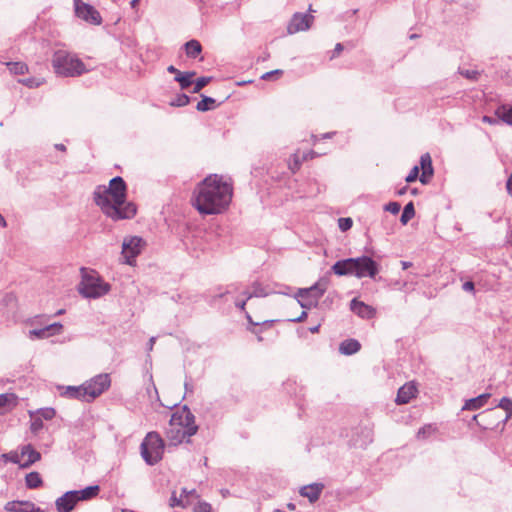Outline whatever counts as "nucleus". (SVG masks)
<instances>
[{"label":"nucleus","instance_id":"1","mask_svg":"<svg viewBox=\"0 0 512 512\" xmlns=\"http://www.w3.org/2000/svg\"><path fill=\"white\" fill-rule=\"evenodd\" d=\"M194 207L200 214L222 213L230 204L233 194L232 185L218 175L206 177L194 191Z\"/></svg>","mask_w":512,"mask_h":512},{"label":"nucleus","instance_id":"2","mask_svg":"<svg viewBox=\"0 0 512 512\" xmlns=\"http://www.w3.org/2000/svg\"><path fill=\"white\" fill-rule=\"evenodd\" d=\"M126 183L122 177L116 176L109 186L99 185L94 191V201L102 212L114 221L130 219L136 214V206L126 202Z\"/></svg>","mask_w":512,"mask_h":512},{"label":"nucleus","instance_id":"3","mask_svg":"<svg viewBox=\"0 0 512 512\" xmlns=\"http://www.w3.org/2000/svg\"><path fill=\"white\" fill-rule=\"evenodd\" d=\"M51 62L54 72L62 77H77L86 72L82 60L66 50L55 51Z\"/></svg>","mask_w":512,"mask_h":512},{"label":"nucleus","instance_id":"4","mask_svg":"<svg viewBox=\"0 0 512 512\" xmlns=\"http://www.w3.org/2000/svg\"><path fill=\"white\" fill-rule=\"evenodd\" d=\"M164 452V441L157 432H149L141 444V455L149 465L157 464Z\"/></svg>","mask_w":512,"mask_h":512},{"label":"nucleus","instance_id":"5","mask_svg":"<svg viewBox=\"0 0 512 512\" xmlns=\"http://www.w3.org/2000/svg\"><path fill=\"white\" fill-rule=\"evenodd\" d=\"M82 280L79 285V292L86 298H99L110 291V285L99 277L85 273L82 268Z\"/></svg>","mask_w":512,"mask_h":512},{"label":"nucleus","instance_id":"6","mask_svg":"<svg viewBox=\"0 0 512 512\" xmlns=\"http://www.w3.org/2000/svg\"><path fill=\"white\" fill-rule=\"evenodd\" d=\"M327 290V281L319 280L309 288L298 289L295 297L302 308L310 309L317 306L319 299Z\"/></svg>","mask_w":512,"mask_h":512},{"label":"nucleus","instance_id":"7","mask_svg":"<svg viewBox=\"0 0 512 512\" xmlns=\"http://www.w3.org/2000/svg\"><path fill=\"white\" fill-rule=\"evenodd\" d=\"M171 424L181 426L188 438L195 435L198 431L195 416L186 405H184L181 410L172 414Z\"/></svg>","mask_w":512,"mask_h":512},{"label":"nucleus","instance_id":"8","mask_svg":"<svg viewBox=\"0 0 512 512\" xmlns=\"http://www.w3.org/2000/svg\"><path fill=\"white\" fill-rule=\"evenodd\" d=\"M84 384V394H87L88 400L91 402L105 392L111 385L109 374L102 373L94 376Z\"/></svg>","mask_w":512,"mask_h":512},{"label":"nucleus","instance_id":"9","mask_svg":"<svg viewBox=\"0 0 512 512\" xmlns=\"http://www.w3.org/2000/svg\"><path fill=\"white\" fill-rule=\"evenodd\" d=\"M354 276L361 279L369 277L374 279L379 273V265L369 256L353 258Z\"/></svg>","mask_w":512,"mask_h":512},{"label":"nucleus","instance_id":"10","mask_svg":"<svg viewBox=\"0 0 512 512\" xmlns=\"http://www.w3.org/2000/svg\"><path fill=\"white\" fill-rule=\"evenodd\" d=\"M143 245V240L138 236H131L125 238L122 243V255L125 258V263L133 265L134 259L140 254Z\"/></svg>","mask_w":512,"mask_h":512},{"label":"nucleus","instance_id":"11","mask_svg":"<svg viewBox=\"0 0 512 512\" xmlns=\"http://www.w3.org/2000/svg\"><path fill=\"white\" fill-rule=\"evenodd\" d=\"M75 1V13L77 17L91 24L99 25L101 23V16L99 12L91 5L81 2L80 0Z\"/></svg>","mask_w":512,"mask_h":512},{"label":"nucleus","instance_id":"12","mask_svg":"<svg viewBox=\"0 0 512 512\" xmlns=\"http://www.w3.org/2000/svg\"><path fill=\"white\" fill-rule=\"evenodd\" d=\"M313 20L314 17L312 15L295 13L287 26L288 34H295L300 31L308 30L311 27Z\"/></svg>","mask_w":512,"mask_h":512},{"label":"nucleus","instance_id":"13","mask_svg":"<svg viewBox=\"0 0 512 512\" xmlns=\"http://www.w3.org/2000/svg\"><path fill=\"white\" fill-rule=\"evenodd\" d=\"M79 501L76 490L67 491L56 500V509L58 512H71Z\"/></svg>","mask_w":512,"mask_h":512},{"label":"nucleus","instance_id":"14","mask_svg":"<svg viewBox=\"0 0 512 512\" xmlns=\"http://www.w3.org/2000/svg\"><path fill=\"white\" fill-rule=\"evenodd\" d=\"M62 324L61 323H52V324H49V325H46L45 327L43 328H40V329H32L28 332V337L31 339V340H34V339H45V338H48L50 336H53V335H56V334H59L61 329H62Z\"/></svg>","mask_w":512,"mask_h":512},{"label":"nucleus","instance_id":"15","mask_svg":"<svg viewBox=\"0 0 512 512\" xmlns=\"http://www.w3.org/2000/svg\"><path fill=\"white\" fill-rule=\"evenodd\" d=\"M350 309L363 319H370L375 315V309L356 298L351 300Z\"/></svg>","mask_w":512,"mask_h":512},{"label":"nucleus","instance_id":"16","mask_svg":"<svg viewBox=\"0 0 512 512\" xmlns=\"http://www.w3.org/2000/svg\"><path fill=\"white\" fill-rule=\"evenodd\" d=\"M333 273L337 276H354L353 258L339 260L331 267Z\"/></svg>","mask_w":512,"mask_h":512},{"label":"nucleus","instance_id":"17","mask_svg":"<svg viewBox=\"0 0 512 512\" xmlns=\"http://www.w3.org/2000/svg\"><path fill=\"white\" fill-rule=\"evenodd\" d=\"M21 456L22 458L26 457V460L20 464V468H28L41 459V454L31 444L21 447Z\"/></svg>","mask_w":512,"mask_h":512},{"label":"nucleus","instance_id":"18","mask_svg":"<svg viewBox=\"0 0 512 512\" xmlns=\"http://www.w3.org/2000/svg\"><path fill=\"white\" fill-rule=\"evenodd\" d=\"M5 509L10 512H43L29 501H10L5 505Z\"/></svg>","mask_w":512,"mask_h":512},{"label":"nucleus","instance_id":"19","mask_svg":"<svg viewBox=\"0 0 512 512\" xmlns=\"http://www.w3.org/2000/svg\"><path fill=\"white\" fill-rule=\"evenodd\" d=\"M60 395L69 399H77L81 401L90 402L88 400L87 394H84L85 388L84 384L80 386H66L61 387Z\"/></svg>","mask_w":512,"mask_h":512},{"label":"nucleus","instance_id":"20","mask_svg":"<svg viewBox=\"0 0 512 512\" xmlns=\"http://www.w3.org/2000/svg\"><path fill=\"white\" fill-rule=\"evenodd\" d=\"M417 388L413 383H406L398 389L396 403L407 404L412 398L416 396Z\"/></svg>","mask_w":512,"mask_h":512},{"label":"nucleus","instance_id":"21","mask_svg":"<svg viewBox=\"0 0 512 512\" xmlns=\"http://www.w3.org/2000/svg\"><path fill=\"white\" fill-rule=\"evenodd\" d=\"M496 408L488 409L483 411L480 414L474 415L473 420L477 422V424L484 429H495L498 427V424H493L490 420L495 418Z\"/></svg>","mask_w":512,"mask_h":512},{"label":"nucleus","instance_id":"22","mask_svg":"<svg viewBox=\"0 0 512 512\" xmlns=\"http://www.w3.org/2000/svg\"><path fill=\"white\" fill-rule=\"evenodd\" d=\"M420 166L422 169V174L419 180L421 183L427 184L434 173L432 159L429 153H425L420 157Z\"/></svg>","mask_w":512,"mask_h":512},{"label":"nucleus","instance_id":"23","mask_svg":"<svg viewBox=\"0 0 512 512\" xmlns=\"http://www.w3.org/2000/svg\"><path fill=\"white\" fill-rule=\"evenodd\" d=\"M323 489L324 485L322 483H312L302 487L300 489V495L308 498L311 503H314L319 499Z\"/></svg>","mask_w":512,"mask_h":512},{"label":"nucleus","instance_id":"24","mask_svg":"<svg viewBox=\"0 0 512 512\" xmlns=\"http://www.w3.org/2000/svg\"><path fill=\"white\" fill-rule=\"evenodd\" d=\"M166 437L170 444L178 445L183 442L187 434L184 433V429L179 425H172L171 420L169 421V427L166 429Z\"/></svg>","mask_w":512,"mask_h":512},{"label":"nucleus","instance_id":"25","mask_svg":"<svg viewBox=\"0 0 512 512\" xmlns=\"http://www.w3.org/2000/svg\"><path fill=\"white\" fill-rule=\"evenodd\" d=\"M490 396H491L490 393H484L475 398H471L465 402L462 409L463 410H471V411L477 410V409L483 407L487 403Z\"/></svg>","mask_w":512,"mask_h":512},{"label":"nucleus","instance_id":"26","mask_svg":"<svg viewBox=\"0 0 512 512\" xmlns=\"http://www.w3.org/2000/svg\"><path fill=\"white\" fill-rule=\"evenodd\" d=\"M361 348V345L356 339H347L341 342L339 351L343 355H353L357 353Z\"/></svg>","mask_w":512,"mask_h":512},{"label":"nucleus","instance_id":"27","mask_svg":"<svg viewBox=\"0 0 512 512\" xmlns=\"http://www.w3.org/2000/svg\"><path fill=\"white\" fill-rule=\"evenodd\" d=\"M184 49L187 57L197 58L202 52L201 43L198 40L192 39L184 44Z\"/></svg>","mask_w":512,"mask_h":512},{"label":"nucleus","instance_id":"28","mask_svg":"<svg viewBox=\"0 0 512 512\" xmlns=\"http://www.w3.org/2000/svg\"><path fill=\"white\" fill-rule=\"evenodd\" d=\"M196 75L195 71H187V72H178V76H175V81H177L181 87V89H187L193 83V77Z\"/></svg>","mask_w":512,"mask_h":512},{"label":"nucleus","instance_id":"29","mask_svg":"<svg viewBox=\"0 0 512 512\" xmlns=\"http://www.w3.org/2000/svg\"><path fill=\"white\" fill-rule=\"evenodd\" d=\"M100 487L98 485L88 486L82 490H76L79 500H90L98 495Z\"/></svg>","mask_w":512,"mask_h":512},{"label":"nucleus","instance_id":"30","mask_svg":"<svg viewBox=\"0 0 512 512\" xmlns=\"http://www.w3.org/2000/svg\"><path fill=\"white\" fill-rule=\"evenodd\" d=\"M495 115L498 119L503 122L512 125V107L508 105H502L497 108Z\"/></svg>","mask_w":512,"mask_h":512},{"label":"nucleus","instance_id":"31","mask_svg":"<svg viewBox=\"0 0 512 512\" xmlns=\"http://www.w3.org/2000/svg\"><path fill=\"white\" fill-rule=\"evenodd\" d=\"M497 408H501L505 410L506 416L504 419L501 420L502 427H504L505 423L511 418L512 416V400L508 397H503L499 404L497 405Z\"/></svg>","mask_w":512,"mask_h":512},{"label":"nucleus","instance_id":"32","mask_svg":"<svg viewBox=\"0 0 512 512\" xmlns=\"http://www.w3.org/2000/svg\"><path fill=\"white\" fill-rule=\"evenodd\" d=\"M26 486L29 489H35L42 485L43 481L40 474L36 471L30 472L25 477Z\"/></svg>","mask_w":512,"mask_h":512},{"label":"nucleus","instance_id":"33","mask_svg":"<svg viewBox=\"0 0 512 512\" xmlns=\"http://www.w3.org/2000/svg\"><path fill=\"white\" fill-rule=\"evenodd\" d=\"M202 100L197 103L196 109L200 112H206L209 110L214 109L215 106V99L212 97L201 95Z\"/></svg>","mask_w":512,"mask_h":512},{"label":"nucleus","instance_id":"34","mask_svg":"<svg viewBox=\"0 0 512 512\" xmlns=\"http://www.w3.org/2000/svg\"><path fill=\"white\" fill-rule=\"evenodd\" d=\"M415 216V208L413 202H409L404 206L400 221L406 225Z\"/></svg>","mask_w":512,"mask_h":512},{"label":"nucleus","instance_id":"35","mask_svg":"<svg viewBox=\"0 0 512 512\" xmlns=\"http://www.w3.org/2000/svg\"><path fill=\"white\" fill-rule=\"evenodd\" d=\"M251 293H248V299L253 297H266L269 293L266 289L258 282H254L251 286Z\"/></svg>","mask_w":512,"mask_h":512},{"label":"nucleus","instance_id":"36","mask_svg":"<svg viewBox=\"0 0 512 512\" xmlns=\"http://www.w3.org/2000/svg\"><path fill=\"white\" fill-rule=\"evenodd\" d=\"M7 67L10 72L21 75L28 71V66L23 62H8Z\"/></svg>","mask_w":512,"mask_h":512},{"label":"nucleus","instance_id":"37","mask_svg":"<svg viewBox=\"0 0 512 512\" xmlns=\"http://www.w3.org/2000/svg\"><path fill=\"white\" fill-rule=\"evenodd\" d=\"M190 102V98L186 94H178L174 99L170 101V105L173 107H183Z\"/></svg>","mask_w":512,"mask_h":512},{"label":"nucleus","instance_id":"38","mask_svg":"<svg viewBox=\"0 0 512 512\" xmlns=\"http://www.w3.org/2000/svg\"><path fill=\"white\" fill-rule=\"evenodd\" d=\"M3 459H5V461H9L11 463H14V464H18L20 466V464H22L23 462L21 461V452L18 453L17 451H10L9 453H5V454H2L1 456Z\"/></svg>","mask_w":512,"mask_h":512},{"label":"nucleus","instance_id":"39","mask_svg":"<svg viewBox=\"0 0 512 512\" xmlns=\"http://www.w3.org/2000/svg\"><path fill=\"white\" fill-rule=\"evenodd\" d=\"M169 506L174 508V507H186L187 506V503L184 502V498L183 497H177L176 496V492L173 491L172 492V495L170 497V500H169Z\"/></svg>","mask_w":512,"mask_h":512},{"label":"nucleus","instance_id":"40","mask_svg":"<svg viewBox=\"0 0 512 512\" xmlns=\"http://www.w3.org/2000/svg\"><path fill=\"white\" fill-rule=\"evenodd\" d=\"M211 77H200L196 80L192 93H199L210 81Z\"/></svg>","mask_w":512,"mask_h":512},{"label":"nucleus","instance_id":"41","mask_svg":"<svg viewBox=\"0 0 512 512\" xmlns=\"http://www.w3.org/2000/svg\"><path fill=\"white\" fill-rule=\"evenodd\" d=\"M435 429L432 427V425H425L422 428H420L417 432V438L418 439H426L429 437Z\"/></svg>","mask_w":512,"mask_h":512},{"label":"nucleus","instance_id":"42","mask_svg":"<svg viewBox=\"0 0 512 512\" xmlns=\"http://www.w3.org/2000/svg\"><path fill=\"white\" fill-rule=\"evenodd\" d=\"M37 413L41 419L45 420H51L55 416V410L53 408H41Z\"/></svg>","mask_w":512,"mask_h":512},{"label":"nucleus","instance_id":"43","mask_svg":"<svg viewBox=\"0 0 512 512\" xmlns=\"http://www.w3.org/2000/svg\"><path fill=\"white\" fill-rule=\"evenodd\" d=\"M16 397L14 394H0V409L7 406L10 403H15Z\"/></svg>","mask_w":512,"mask_h":512},{"label":"nucleus","instance_id":"44","mask_svg":"<svg viewBox=\"0 0 512 512\" xmlns=\"http://www.w3.org/2000/svg\"><path fill=\"white\" fill-rule=\"evenodd\" d=\"M352 219L351 218H339L338 225L341 231H347L352 227Z\"/></svg>","mask_w":512,"mask_h":512},{"label":"nucleus","instance_id":"45","mask_svg":"<svg viewBox=\"0 0 512 512\" xmlns=\"http://www.w3.org/2000/svg\"><path fill=\"white\" fill-rule=\"evenodd\" d=\"M400 209H401V206L398 202H389L388 204H386L384 206V210L388 211L392 214L399 213Z\"/></svg>","mask_w":512,"mask_h":512},{"label":"nucleus","instance_id":"46","mask_svg":"<svg viewBox=\"0 0 512 512\" xmlns=\"http://www.w3.org/2000/svg\"><path fill=\"white\" fill-rule=\"evenodd\" d=\"M43 428V422L42 419L38 416L35 417L31 423V431L33 433H37L39 430Z\"/></svg>","mask_w":512,"mask_h":512},{"label":"nucleus","instance_id":"47","mask_svg":"<svg viewBox=\"0 0 512 512\" xmlns=\"http://www.w3.org/2000/svg\"><path fill=\"white\" fill-rule=\"evenodd\" d=\"M418 175H419V168H418V166H414L411 169V171L409 172V174L406 176L405 180L408 183L414 182L417 179Z\"/></svg>","mask_w":512,"mask_h":512},{"label":"nucleus","instance_id":"48","mask_svg":"<svg viewBox=\"0 0 512 512\" xmlns=\"http://www.w3.org/2000/svg\"><path fill=\"white\" fill-rule=\"evenodd\" d=\"M19 82L29 88L38 87L40 85V82L35 78H25L20 80Z\"/></svg>","mask_w":512,"mask_h":512},{"label":"nucleus","instance_id":"49","mask_svg":"<svg viewBox=\"0 0 512 512\" xmlns=\"http://www.w3.org/2000/svg\"><path fill=\"white\" fill-rule=\"evenodd\" d=\"M195 512H212V507L207 502H199L195 507Z\"/></svg>","mask_w":512,"mask_h":512},{"label":"nucleus","instance_id":"50","mask_svg":"<svg viewBox=\"0 0 512 512\" xmlns=\"http://www.w3.org/2000/svg\"><path fill=\"white\" fill-rule=\"evenodd\" d=\"M460 73L467 79H472V80H476L479 75V72L476 70H462Z\"/></svg>","mask_w":512,"mask_h":512},{"label":"nucleus","instance_id":"51","mask_svg":"<svg viewBox=\"0 0 512 512\" xmlns=\"http://www.w3.org/2000/svg\"><path fill=\"white\" fill-rule=\"evenodd\" d=\"M282 74H283L282 70L276 69V70H273V71L266 72L265 74L262 75L261 78L264 79V80H269V79H271L275 75L280 76Z\"/></svg>","mask_w":512,"mask_h":512},{"label":"nucleus","instance_id":"52","mask_svg":"<svg viewBox=\"0 0 512 512\" xmlns=\"http://www.w3.org/2000/svg\"><path fill=\"white\" fill-rule=\"evenodd\" d=\"M302 161H303L302 159L301 160L299 159L298 154H294V163L292 165H290V169L293 173L296 172L300 168Z\"/></svg>","mask_w":512,"mask_h":512},{"label":"nucleus","instance_id":"53","mask_svg":"<svg viewBox=\"0 0 512 512\" xmlns=\"http://www.w3.org/2000/svg\"><path fill=\"white\" fill-rule=\"evenodd\" d=\"M189 496H194L196 498L199 497V495L196 493L195 489L187 490L186 488H183L182 491H181V497L187 498Z\"/></svg>","mask_w":512,"mask_h":512},{"label":"nucleus","instance_id":"54","mask_svg":"<svg viewBox=\"0 0 512 512\" xmlns=\"http://www.w3.org/2000/svg\"><path fill=\"white\" fill-rule=\"evenodd\" d=\"M16 301V298L13 294H7L3 298V302H5L6 305L14 304Z\"/></svg>","mask_w":512,"mask_h":512},{"label":"nucleus","instance_id":"55","mask_svg":"<svg viewBox=\"0 0 512 512\" xmlns=\"http://www.w3.org/2000/svg\"><path fill=\"white\" fill-rule=\"evenodd\" d=\"M184 389H185V394L193 393V391H194V387H193V385L188 381V378H187V377H186L185 382H184Z\"/></svg>","mask_w":512,"mask_h":512},{"label":"nucleus","instance_id":"56","mask_svg":"<svg viewBox=\"0 0 512 512\" xmlns=\"http://www.w3.org/2000/svg\"><path fill=\"white\" fill-rule=\"evenodd\" d=\"M463 290L471 292L474 290V283L472 281H467L463 284Z\"/></svg>","mask_w":512,"mask_h":512},{"label":"nucleus","instance_id":"57","mask_svg":"<svg viewBox=\"0 0 512 512\" xmlns=\"http://www.w3.org/2000/svg\"><path fill=\"white\" fill-rule=\"evenodd\" d=\"M506 188H507L508 194L512 197V173L508 177V180L506 183Z\"/></svg>","mask_w":512,"mask_h":512},{"label":"nucleus","instance_id":"58","mask_svg":"<svg viewBox=\"0 0 512 512\" xmlns=\"http://www.w3.org/2000/svg\"><path fill=\"white\" fill-rule=\"evenodd\" d=\"M246 302H247L246 300H242V301H240V300H236V301H235V306H236L239 310L244 311V310H245Z\"/></svg>","mask_w":512,"mask_h":512},{"label":"nucleus","instance_id":"59","mask_svg":"<svg viewBox=\"0 0 512 512\" xmlns=\"http://www.w3.org/2000/svg\"><path fill=\"white\" fill-rule=\"evenodd\" d=\"M342 50H343V45L341 43H337L335 45L332 57L339 55Z\"/></svg>","mask_w":512,"mask_h":512},{"label":"nucleus","instance_id":"60","mask_svg":"<svg viewBox=\"0 0 512 512\" xmlns=\"http://www.w3.org/2000/svg\"><path fill=\"white\" fill-rule=\"evenodd\" d=\"M316 156V153L314 151H309L307 154H303L302 160H307L308 158L312 159Z\"/></svg>","mask_w":512,"mask_h":512},{"label":"nucleus","instance_id":"61","mask_svg":"<svg viewBox=\"0 0 512 512\" xmlns=\"http://www.w3.org/2000/svg\"><path fill=\"white\" fill-rule=\"evenodd\" d=\"M155 341H156V338H155V337H151V338L149 339V342H148V345H147V349H148V351H152L153 346H154V344H155Z\"/></svg>","mask_w":512,"mask_h":512},{"label":"nucleus","instance_id":"62","mask_svg":"<svg viewBox=\"0 0 512 512\" xmlns=\"http://www.w3.org/2000/svg\"><path fill=\"white\" fill-rule=\"evenodd\" d=\"M307 317V313L303 311L301 315L295 319H292L294 322H302Z\"/></svg>","mask_w":512,"mask_h":512},{"label":"nucleus","instance_id":"63","mask_svg":"<svg viewBox=\"0 0 512 512\" xmlns=\"http://www.w3.org/2000/svg\"><path fill=\"white\" fill-rule=\"evenodd\" d=\"M167 71L169 73H172V74H175L176 76H178V72H180L177 68H175L173 65H170L168 68H167Z\"/></svg>","mask_w":512,"mask_h":512},{"label":"nucleus","instance_id":"64","mask_svg":"<svg viewBox=\"0 0 512 512\" xmlns=\"http://www.w3.org/2000/svg\"><path fill=\"white\" fill-rule=\"evenodd\" d=\"M483 121H484V122H487V123H490V124H493V123H496V122H497V120H496V119H494V118H492V117H489V116H484V117H483Z\"/></svg>","mask_w":512,"mask_h":512}]
</instances>
